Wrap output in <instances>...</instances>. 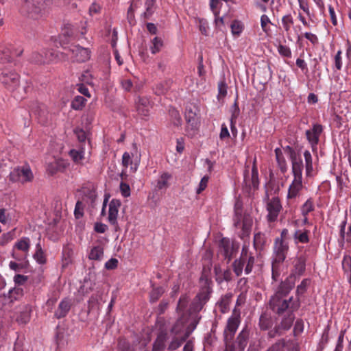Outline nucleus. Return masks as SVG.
<instances>
[{
  "label": "nucleus",
  "instance_id": "nucleus-1",
  "mask_svg": "<svg viewBox=\"0 0 351 351\" xmlns=\"http://www.w3.org/2000/svg\"><path fill=\"white\" fill-rule=\"evenodd\" d=\"M241 323L240 311L234 309L228 319L223 332L225 349L223 351H244L249 341L250 330L243 328L234 339L235 333Z\"/></svg>",
  "mask_w": 351,
  "mask_h": 351
},
{
  "label": "nucleus",
  "instance_id": "nucleus-2",
  "mask_svg": "<svg viewBox=\"0 0 351 351\" xmlns=\"http://www.w3.org/2000/svg\"><path fill=\"white\" fill-rule=\"evenodd\" d=\"M21 76L12 66H5L0 69V83L14 97L22 99L30 88L29 83L23 88V93L19 91Z\"/></svg>",
  "mask_w": 351,
  "mask_h": 351
},
{
  "label": "nucleus",
  "instance_id": "nucleus-3",
  "mask_svg": "<svg viewBox=\"0 0 351 351\" xmlns=\"http://www.w3.org/2000/svg\"><path fill=\"white\" fill-rule=\"evenodd\" d=\"M289 251V242L274 240L271 263V277L276 281L281 274L282 264Z\"/></svg>",
  "mask_w": 351,
  "mask_h": 351
},
{
  "label": "nucleus",
  "instance_id": "nucleus-4",
  "mask_svg": "<svg viewBox=\"0 0 351 351\" xmlns=\"http://www.w3.org/2000/svg\"><path fill=\"white\" fill-rule=\"evenodd\" d=\"M53 0H24L20 12L21 13L32 19H38L52 5Z\"/></svg>",
  "mask_w": 351,
  "mask_h": 351
},
{
  "label": "nucleus",
  "instance_id": "nucleus-5",
  "mask_svg": "<svg viewBox=\"0 0 351 351\" xmlns=\"http://www.w3.org/2000/svg\"><path fill=\"white\" fill-rule=\"evenodd\" d=\"M200 281L203 282V285H202L199 292L193 298L190 304L189 309L190 314L199 313L210 298L212 293V282L203 276L200 278Z\"/></svg>",
  "mask_w": 351,
  "mask_h": 351
},
{
  "label": "nucleus",
  "instance_id": "nucleus-6",
  "mask_svg": "<svg viewBox=\"0 0 351 351\" xmlns=\"http://www.w3.org/2000/svg\"><path fill=\"white\" fill-rule=\"evenodd\" d=\"M254 262L255 258L253 254L250 252L249 247L247 245H243L239 258L236 259L232 263L233 271L239 277L242 275L244 269L245 274L248 275L252 271Z\"/></svg>",
  "mask_w": 351,
  "mask_h": 351
},
{
  "label": "nucleus",
  "instance_id": "nucleus-7",
  "mask_svg": "<svg viewBox=\"0 0 351 351\" xmlns=\"http://www.w3.org/2000/svg\"><path fill=\"white\" fill-rule=\"evenodd\" d=\"M269 308L278 315H282L286 311L288 312L296 311L300 306L299 298L294 299L293 297L289 300L283 298L272 295L269 302Z\"/></svg>",
  "mask_w": 351,
  "mask_h": 351
},
{
  "label": "nucleus",
  "instance_id": "nucleus-8",
  "mask_svg": "<svg viewBox=\"0 0 351 351\" xmlns=\"http://www.w3.org/2000/svg\"><path fill=\"white\" fill-rule=\"evenodd\" d=\"M185 319L184 317L179 318L174 325L172 326L169 333L171 341H169L167 347V350L174 351L181 346V345L186 341L189 336V332L184 333L185 327Z\"/></svg>",
  "mask_w": 351,
  "mask_h": 351
},
{
  "label": "nucleus",
  "instance_id": "nucleus-9",
  "mask_svg": "<svg viewBox=\"0 0 351 351\" xmlns=\"http://www.w3.org/2000/svg\"><path fill=\"white\" fill-rule=\"evenodd\" d=\"M248 167H245L243 174V182L245 184V190L250 193L252 189L257 190L259 186L258 171L256 167V158H254L251 173H249L247 169Z\"/></svg>",
  "mask_w": 351,
  "mask_h": 351
},
{
  "label": "nucleus",
  "instance_id": "nucleus-10",
  "mask_svg": "<svg viewBox=\"0 0 351 351\" xmlns=\"http://www.w3.org/2000/svg\"><path fill=\"white\" fill-rule=\"evenodd\" d=\"M58 53L53 49H42L40 51H34L30 56V61L38 64H49L56 62Z\"/></svg>",
  "mask_w": 351,
  "mask_h": 351
},
{
  "label": "nucleus",
  "instance_id": "nucleus-11",
  "mask_svg": "<svg viewBox=\"0 0 351 351\" xmlns=\"http://www.w3.org/2000/svg\"><path fill=\"white\" fill-rule=\"evenodd\" d=\"M30 245V239L28 237H22L18 240L12 248V258L19 261L25 260L28 255Z\"/></svg>",
  "mask_w": 351,
  "mask_h": 351
},
{
  "label": "nucleus",
  "instance_id": "nucleus-12",
  "mask_svg": "<svg viewBox=\"0 0 351 351\" xmlns=\"http://www.w3.org/2000/svg\"><path fill=\"white\" fill-rule=\"evenodd\" d=\"M304 167L292 168L293 180L288 190L287 198H295L302 189V171Z\"/></svg>",
  "mask_w": 351,
  "mask_h": 351
},
{
  "label": "nucleus",
  "instance_id": "nucleus-13",
  "mask_svg": "<svg viewBox=\"0 0 351 351\" xmlns=\"http://www.w3.org/2000/svg\"><path fill=\"white\" fill-rule=\"evenodd\" d=\"M34 178L33 173L29 167L14 168L9 175V180L12 182L25 183L31 182Z\"/></svg>",
  "mask_w": 351,
  "mask_h": 351
},
{
  "label": "nucleus",
  "instance_id": "nucleus-14",
  "mask_svg": "<svg viewBox=\"0 0 351 351\" xmlns=\"http://www.w3.org/2000/svg\"><path fill=\"white\" fill-rule=\"evenodd\" d=\"M185 119L186 121V132L187 135L193 136L198 129L199 119L196 112L191 107L186 108Z\"/></svg>",
  "mask_w": 351,
  "mask_h": 351
},
{
  "label": "nucleus",
  "instance_id": "nucleus-15",
  "mask_svg": "<svg viewBox=\"0 0 351 351\" xmlns=\"http://www.w3.org/2000/svg\"><path fill=\"white\" fill-rule=\"evenodd\" d=\"M23 52V49H14L12 45H0V61L2 63L11 62L13 56H20Z\"/></svg>",
  "mask_w": 351,
  "mask_h": 351
},
{
  "label": "nucleus",
  "instance_id": "nucleus-16",
  "mask_svg": "<svg viewBox=\"0 0 351 351\" xmlns=\"http://www.w3.org/2000/svg\"><path fill=\"white\" fill-rule=\"evenodd\" d=\"M267 216L269 222H274L277 220L278 215L282 207L278 197H272L267 203Z\"/></svg>",
  "mask_w": 351,
  "mask_h": 351
},
{
  "label": "nucleus",
  "instance_id": "nucleus-17",
  "mask_svg": "<svg viewBox=\"0 0 351 351\" xmlns=\"http://www.w3.org/2000/svg\"><path fill=\"white\" fill-rule=\"evenodd\" d=\"M238 246L232 243L228 239L223 238L220 241L219 252L223 256L224 259L229 263L235 254Z\"/></svg>",
  "mask_w": 351,
  "mask_h": 351
},
{
  "label": "nucleus",
  "instance_id": "nucleus-18",
  "mask_svg": "<svg viewBox=\"0 0 351 351\" xmlns=\"http://www.w3.org/2000/svg\"><path fill=\"white\" fill-rule=\"evenodd\" d=\"M306 258L305 255L300 254L296 256L293 261V269L289 276L295 280L302 276L306 270Z\"/></svg>",
  "mask_w": 351,
  "mask_h": 351
},
{
  "label": "nucleus",
  "instance_id": "nucleus-19",
  "mask_svg": "<svg viewBox=\"0 0 351 351\" xmlns=\"http://www.w3.org/2000/svg\"><path fill=\"white\" fill-rule=\"evenodd\" d=\"M30 111L31 113L34 114L38 121L45 124L47 123L49 117V112L47 108V106L44 104H40L38 102H34L30 106Z\"/></svg>",
  "mask_w": 351,
  "mask_h": 351
},
{
  "label": "nucleus",
  "instance_id": "nucleus-20",
  "mask_svg": "<svg viewBox=\"0 0 351 351\" xmlns=\"http://www.w3.org/2000/svg\"><path fill=\"white\" fill-rule=\"evenodd\" d=\"M170 341L171 338L168 332H160L153 343L152 351H165Z\"/></svg>",
  "mask_w": 351,
  "mask_h": 351
},
{
  "label": "nucleus",
  "instance_id": "nucleus-21",
  "mask_svg": "<svg viewBox=\"0 0 351 351\" xmlns=\"http://www.w3.org/2000/svg\"><path fill=\"white\" fill-rule=\"evenodd\" d=\"M295 281V280L292 277H287L285 280L281 282L274 295L280 298L286 297L294 287Z\"/></svg>",
  "mask_w": 351,
  "mask_h": 351
},
{
  "label": "nucleus",
  "instance_id": "nucleus-22",
  "mask_svg": "<svg viewBox=\"0 0 351 351\" xmlns=\"http://www.w3.org/2000/svg\"><path fill=\"white\" fill-rule=\"evenodd\" d=\"M323 128L321 125L315 124L311 130L306 131L307 140L310 143L313 149L315 148L319 142V138Z\"/></svg>",
  "mask_w": 351,
  "mask_h": 351
},
{
  "label": "nucleus",
  "instance_id": "nucleus-23",
  "mask_svg": "<svg viewBox=\"0 0 351 351\" xmlns=\"http://www.w3.org/2000/svg\"><path fill=\"white\" fill-rule=\"evenodd\" d=\"M121 205L120 200L117 199H112L109 204L108 220L112 226L117 225V217Z\"/></svg>",
  "mask_w": 351,
  "mask_h": 351
},
{
  "label": "nucleus",
  "instance_id": "nucleus-24",
  "mask_svg": "<svg viewBox=\"0 0 351 351\" xmlns=\"http://www.w3.org/2000/svg\"><path fill=\"white\" fill-rule=\"evenodd\" d=\"M285 152L288 155L291 162V169L304 167L303 161L301 155L297 152L293 147L287 145L283 148Z\"/></svg>",
  "mask_w": 351,
  "mask_h": 351
},
{
  "label": "nucleus",
  "instance_id": "nucleus-25",
  "mask_svg": "<svg viewBox=\"0 0 351 351\" xmlns=\"http://www.w3.org/2000/svg\"><path fill=\"white\" fill-rule=\"evenodd\" d=\"M70 51L77 62H83L90 59V51L88 48H84L80 45H74L72 46Z\"/></svg>",
  "mask_w": 351,
  "mask_h": 351
},
{
  "label": "nucleus",
  "instance_id": "nucleus-26",
  "mask_svg": "<svg viewBox=\"0 0 351 351\" xmlns=\"http://www.w3.org/2000/svg\"><path fill=\"white\" fill-rule=\"evenodd\" d=\"M71 306V300L68 298L63 299L58 304L57 309L55 311L54 317L57 319L65 317L69 313Z\"/></svg>",
  "mask_w": 351,
  "mask_h": 351
},
{
  "label": "nucleus",
  "instance_id": "nucleus-27",
  "mask_svg": "<svg viewBox=\"0 0 351 351\" xmlns=\"http://www.w3.org/2000/svg\"><path fill=\"white\" fill-rule=\"evenodd\" d=\"M76 37L77 34L73 26L70 23L64 24L60 35L61 42L64 43H69L70 41L75 39Z\"/></svg>",
  "mask_w": 351,
  "mask_h": 351
},
{
  "label": "nucleus",
  "instance_id": "nucleus-28",
  "mask_svg": "<svg viewBox=\"0 0 351 351\" xmlns=\"http://www.w3.org/2000/svg\"><path fill=\"white\" fill-rule=\"evenodd\" d=\"M152 108L150 101L147 97H139L136 102V110L141 116H148Z\"/></svg>",
  "mask_w": 351,
  "mask_h": 351
},
{
  "label": "nucleus",
  "instance_id": "nucleus-29",
  "mask_svg": "<svg viewBox=\"0 0 351 351\" xmlns=\"http://www.w3.org/2000/svg\"><path fill=\"white\" fill-rule=\"evenodd\" d=\"M67 167V162L61 158L55 159L50 162L47 167V171L51 175H53L58 171H62Z\"/></svg>",
  "mask_w": 351,
  "mask_h": 351
},
{
  "label": "nucleus",
  "instance_id": "nucleus-30",
  "mask_svg": "<svg viewBox=\"0 0 351 351\" xmlns=\"http://www.w3.org/2000/svg\"><path fill=\"white\" fill-rule=\"evenodd\" d=\"M31 312L32 308L29 305H23L21 307V310L20 311V313L17 317H16V321L19 324H27L31 317Z\"/></svg>",
  "mask_w": 351,
  "mask_h": 351
},
{
  "label": "nucleus",
  "instance_id": "nucleus-31",
  "mask_svg": "<svg viewBox=\"0 0 351 351\" xmlns=\"http://www.w3.org/2000/svg\"><path fill=\"white\" fill-rule=\"evenodd\" d=\"M252 219L247 216H244L243 219L240 221V225L238 226V227H241V232L240 234V237L242 239H244L245 237H249L250 231H251V226H252Z\"/></svg>",
  "mask_w": 351,
  "mask_h": 351
},
{
  "label": "nucleus",
  "instance_id": "nucleus-32",
  "mask_svg": "<svg viewBox=\"0 0 351 351\" xmlns=\"http://www.w3.org/2000/svg\"><path fill=\"white\" fill-rule=\"evenodd\" d=\"M309 234L310 231L308 230H296L293 236L295 243L296 244L298 243L303 244L308 243L310 241Z\"/></svg>",
  "mask_w": 351,
  "mask_h": 351
},
{
  "label": "nucleus",
  "instance_id": "nucleus-33",
  "mask_svg": "<svg viewBox=\"0 0 351 351\" xmlns=\"http://www.w3.org/2000/svg\"><path fill=\"white\" fill-rule=\"evenodd\" d=\"M276 159L278 164V167L282 173L287 172L288 169L287 163L286 159L283 155L282 151L280 148H276L274 150Z\"/></svg>",
  "mask_w": 351,
  "mask_h": 351
},
{
  "label": "nucleus",
  "instance_id": "nucleus-34",
  "mask_svg": "<svg viewBox=\"0 0 351 351\" xmlns=\"http://www.w3.org/2000/svg\"><path fill=\"white\" fill-rule=\"evenodd\" d=\"M295 319L293 312H287V314L282 318L278 327L282 332L287 331L291 328Z\"/></svg>",
  "mask_w": 351,
  "mask_h": 351
},
{
  "label": "nucleus",
  "instance_id": "nucleus-35",
  "mask_svg": "<svg viewBox=\"0 0 351 351\" xmlns=\"http://www.w3.org/2000/svg\"><path fill=\"white\" fill-rule=\"evenodd\" d=\"M234 226L235 227H237L240 225V221L243 219V217L242 215L243 213V202L239 199L237 198L234 203Z\"/></svg>",
  "mask_w": 351,
  "mask_h": 351
},
{
  "label": "nucleus",
  "instance_id": "nucleus-36",
  "mask_svg": "<svg viewBox=\"0 0 351 351\" xmlns=\"http://www.w3.org/2000/svg\"><path fill=\"white\" fill-rule=\"evenodd\" d=\"M232 297V294L231 293H226L221 297L219 301L217 304L221 313H226L228 311Z\"/></svg>",
  "mask_w": 351,
  "mask_h": 351
},
{
  "label": "nucleus",
  "instance_id": "nucleus-37",
  "mask_svg": "<svg viewBox=\"0 0 351 351\" xmlns=\"http://www.w3.org/2000/svg\"><path fill=\"white\" fill-rule=\"evenodd\" d=\"M273 324L271 315L267 312H263L259 319V326L261 330H267Z\"/></svg>",
  "mask_w": 351,
  "mask_h": 351
},
{
  "label": "nucleus",
  "instance_id": "nucleus-38",
  "mask_svg": "<svg viewBox=\"0 0 351 351\" xmlns=\"http://www.w3.org/2000/svg\"><path fill=\"white\" fill-rule=\"evenodd\" d=\"M69 156L75 163L81 164L84 159V148L82 145H80L79 149H71L69 152Z\"/></svg>",
  "mask_w": 351,
  "mask_h": 351
},
{
  "label": "nucleus",
  "instance_id": "nucleus-39",
  "mask_svg": "<svg viewBox=\"0 0 351 351\" xmlns=\"http://www.w3.org/2000/svg\"><path fill=\"white\" fill-rule=\"evenodd\" d=\"M164 46L163 40L161 37L156 36L151 40L150 51L152 54L159 53Z\"/></svg>",
  "mask_w": 351,
  "mask_h": 351
},
{
  "label": "nucleus",
  "instance_id": "nucleus-40",
  "mask_svg": "<svg viewBox=\"0 0 351 351\" xmlns=\"http://www.w3.org/2000/svg\"><path fill=\"white\" fill-rule=\"evenodd\" d=\"M266 243V237L264 234L258 232L254 237V247L256 251H261L263 250Z\"/></svg>",
  "mask_w": 351,
  "mask_h": 351
},
{
  "label": "nucleus",
  "instance_id": "nucleus-41",
  "mask_svg": "<svg viewBox=\"0 0 351 351\" xmlns=\"http://www.w3.org/2000/svg\"><path fill=\"white\" fill-rule=\"evenodd\" d=\"M171 83L172 82L171 80H167L158 83L156 84L154 89V93L158 95L165 94L170 88Z\"/></svg>",
  "mask_w": 351,
  "mask_h": 351
},
{
  "label": "nucleus",
  "instance_id": "nucleus-42",
  "mask_svg": "<svg viewBox=\"0 0 351 351\" xmlns=\"http://www.w3.org/2000/svg\"><path fill=\"white\" fill-rule=\"evenodd\" d=\"M104 256V248L101 245L93 247L88 254L91 260L101 261Z\"/></svg>",
  "mask_w": 351,
  "mask_h": 351
},
{
  "label": "nucleus",
  "instance_id": "nucleus-43",
  "mask_svg": "<svg viewBox=\"0 0 351 351\" xmlns=\"http://www.w3.org/2000/svg\"><path fill=\"white\" fill-rule=\"evenodd\" d=\"M56 340L58 348H61L66 343V333L64 328L59 326L57 327Z\"/></svg>",
  "mask_w": 351,
  "mask_h": 351
},
{
  "label": "nucleus",
  "instance_id": "nucleus-44",
  "mask_svg": "<svg viewBox=\"0 0 351 351\" xmlns=\"http://www.w3.org/2000/svg\"><path fill=\"white\" fill-rule=\"evenodd\" d=\"M118 351H134V346L125 338H119L117 343Z\"/></svg>",
  "mask_w": 351,
  "mask_h": 351
},
{
  "label": "nucleus",
  "instance_id": "nucleus-45",
  "mask_svg": "<svg viewBox=\"0 0 351 351\" xmlns=\"http://www.w3.org/2000/svg\"><path fill=\"white\" fill-rule=\"evenodd\" d=\"M171 178V175L168 172L162 173L158 180L156 187L160 190L167 188L169 186L168 181Z\"/></svg>",
  "mask_w": 351,
  "mask_h": 351
},
{
  "label": "nucleus",
  "instance_id": "nucleus-46",
  "mask_svg": "<svg viewBox=\"0 0 351 351\" xmlns=\"http://www.w3.org/2000/svg\"><path fill=\"white\" fill-rule=\"evenodd\" d=\"M155 0H145V11L143 13L144 17L149 19L155 11Z\"/></svg>",
  "mask_w": 351,
  "mask_h": 351
},
{
  "label": "nucleus",
  "instance_id": "nucleus-47",
  "mask_svg": "<svg viewBox=\"0 0 351 351\" xmlns=\"http://www.w3.org/2000/svg\"><path fill=\"white\" fill-rule=\"evenodd\" d=\"M304 157L305 160L306 174L308 176L313 171V160L311 152L308 150H306L304 152Z\"/></svg>",
  "mask_w": 351,
  "mask_h": 351
},
{
  "label": "nucleus",
  "instance_id": "nucleus-48",
  "mask_svg": "<svg viewBox=\"0 0 351 351\" xmlns=\"http://www.w3.org/2000/svg\"><path fill=\"white\" fill-rule=\"evenodd\" d=\"M23 295V289L21 287H14L12 289H10L8 292V298L10 300V302H13L14 300H17L21 298Z\"/></svg>",
  "mask_w": 351,
  "mask_h": 351
},
{
  "label": "nucleus",
  "instance_id": "nucleus-49",
  "mask_svg": "<svg viewBox=\"0 0 351 351\" xmlns=\"http://www.w3.org/2000/svg\"><path fill=\"white\" fill-rule=\"evenodd\" d=\"M86 99L82 96H76L71 102L73 109L80 110L86 105Z\"/></svg>",
  "mask_w": 351,
  "mask_h": 351
},
{
  "label": "nucleus",
  "instance_id": "nucleus-50",
  "mask_svg": "<svg viewBox=\"0 0 351 351\" xmlns=\"http://www.w3.org/2000/svg\"><path fill=\"white\" fill-rule=\"evenodd\" d=\"M169 113L173 125L176 126L180 125L182 119L179 111L174 108H171L169 110Z\"/></svg>",
  "mask_w": 351,
  "mask_h": 351
},
{
  "label": "nucleus",
  "instance_id": "nucleus-51",
  "mask_svg": "<svg viewBox=\"0 0 351 351\" xmlns=\"http://www.w3.org/2000/svg\"><path fill=\"white\" fill-rule=\"evenodd\" d=\"M230 27L232 34L237 36H240L244 29L243 23L237 20L232 21Z\"/></svg>",
  "mask_w": 351,
  "mask_h": 351
},
{
  "label": "nucleus",
  "instance_id": "nucleus-52",
  "mask_svg": "<svg viewBox=\"0 0 351 351\" xmlns=\"http://www.w3.org/2000/svg\"><path fill=\"white\" fill-rule=\"evenodd\" d=\"M36 250L34 255V258L36 260V261L39 264L45 263V262H46L45 256L44 254V252H43L40 243L36 244Z\"/></svg>",
  "mask_w": 351,
  "mask_h": 351
},
{
  "label": "nucleus",
  "instance_id": "nucleus-53",
  "mask_svg": "<svg viewBox=\"0 0 351 351\" xmlns=\"http://www.w3.org/2000/svg\"><path fill=\"white\" fill-rule=\"evenodd\" d=\"M165 292L164 289L162 287H153L150 292L149 297L152 302H156Z\"/></svg>",
  "mask_w": 351,
  "mask_h": 351
},
{
  "label": "nucleus",
  "instance_id": "nucleus-54",
  "mask_svg": "<svg viewBox=\"0 0 351 351\" xmlns=\"http://www.w3.org/2000/svg\"><path fill=\"white\" fill-rule=\"evenodd\" d=\"M282 24L286 32H289L291 26L293 25V19L291 14H286L282 18Z\"/></svg>",
  "mask_w": 351,
  "mask_h": 351
},
{
  "label": "nucleus",
  "instance_id": "nucleus-55",
  "mask_svg": "<svg viewBox=\"0 0 351 351\" xmlns=\"http://www.w3.org/2000/svg\"><path fill=\"white\" fill-rule=\"evenodd\" d=\"M311 283L308 278L303 279L301 283L297 287L296 294L298 296L303 295L307 290L308 287Z\"/></svg>",
  "mask_w": 351,
  "mask_h": 351
},
{
  "label": "nucleus",
  "instance_id": "nucleus-56",
  "mask_svg": "<svg viewBox=\"0 0 351 351\" xmlns=\"http://www.w3.org/2000/svg\"><path fill=\"white\" fill-rule=\"evenodd\" d=\"M314 210V204L312 199H308L302 205L301 212L302 215H308Z\"/></svg>",
  "mask_w": 351,
  "mask_h": 351
},
{
  "label": "nucleus",
  "instance_id": "nucleus-57",
  "mask_svg": "<svg viewBox=\"0 0 351 351\" xmlns=\"http://www.w3.org/2000/svg\"><path fill=\"white\" fill-rule=\"evenodd\" d=\"M84 195L90 206L92 207H95V202L97 197L96 191L95 190H88L87 192L84 193Z\"/></svg>",
  "mask_w": 351,
  "mask_h": 351
},
{
  "label": "nucleus",
  "instance_id": "nucleus-58",
  "mask_svg": "<svg viewBox=\"0 0 351 351\" xmlns=\"http://www.w3.org/2000/svg\"><path fill=\"white\" fill-rule=\"evenodd\" d=\"M134 157V154L129 152H124L122 156V165L124 168H128L129 165H132L133 162L132 158Z\"/></svg>",
  "mask_w": 351,
  "mask_h": 351
},
{
  "label": "nucleus",
  "instance_id": "nucleus-59",
  "mask_svg": "<svg viewBox=\"0 0 351 351\" xmlns=\"http://www.w3.org/2000/svg\"><path fill=\"white\" fill-rule=\"evenodd\" d=\"M240 114V109L239 107L238 99L236 98L234 104L231 107V117L230 120H235L238 118Z\"/></svg>",
  "mask_w": 351,
  "mask_h": 351
},
{
  "label": "nucleus",
  "instance_id": "nucleus-60",
  "mask_svg": "<svg viewBox=\"0 0 351 351\" xmlns=\"http://www.w3.org/2000/svg\"><path fill=\"white\" fill-rule=\"evenodd\" d=\"M342 267L345 272L350 274L351 281V257L345 256L342 261Z\"/></svg>",
  "mask_w": 351,
  "mask_h": 351
},
{
  "label": "nucleus",
  "instance_id": "nucleus-61",
  "mask_svg": "<svg viewBox=\"0 0 351 351\" xmlns=\"http://www.w3.org/2000/svg\"><path fill=\"white\" fill-rule=\"evenodd\" d=\"M271 23L269 18L266 14H263L261 17V25L263 31L267 33L269 31V24Z\"/></svg>",
  "mask_w": 351,
  "mask_h": 351
},
{
  "label": "nucleus",
  "instance_id": "nucleus-62",
  "mask_svg": "<svg viewBox=\"0 0 351 351\" xmlns=\"http://www.w3.org/2000/svg\"><path fill=\"white\" fill-rule=\"evenodd\" d=\"M84 215V205L81 201H77L76 202L75 210H74V215L76 219H80Z\"/></svg>",
  "mask_w": 351,
  "mask_h": 351
},
{
  "label": "nucleus",
  "instance_id": "nucleus-63",
  "mask_svg": "<svg viewBox=\"0 0 351 351\" xmlns=\"http://www.w3.org/2000/svg\"><path fill=\"white\" fill-rule=\"evenodd\" d=\"M278 51L282 56L286 58L291 57V51L290 48L286 45H280L278 47Z\"/></svg>",
  "mask_w": 351,
  "mask_h": 351
},
{
  "label": "nucleus",
  "instance_id": "nucleus-64",
  "mask_svg": "<svg viewBox=\"0 0 351 351\" xmlns=\"http://www.w3.org/2000/svg\"><path fill=\"white\" fill-rule=\"evenodd\" d=\"M188 303V297L186 295H182L178 301L177 310L180 312H183Z\"/></svg>",
  "mask_w": 351,
  "mask_h": 351
}]
</instances>
